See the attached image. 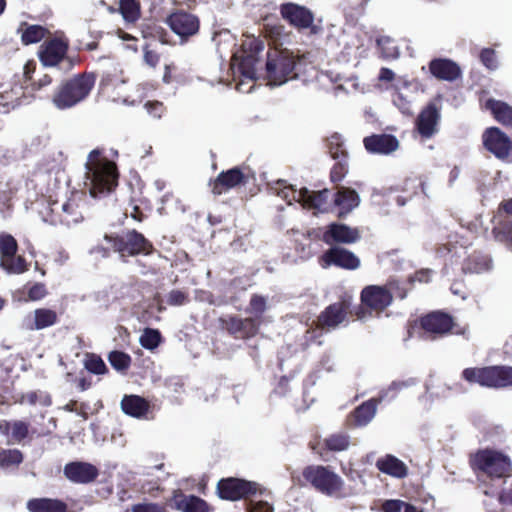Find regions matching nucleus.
Listing matches in <instances>:
<instances>
[{
	"instance_id": "obj_6",
	"label": "nucleus",
	"mask_w": 512,
	"mask_h": 512,
	"mask_svg": "<svg viewBox=\"0 0 512 512\" xmlns=\"http://www.w3.org/2000/svg\"><path fill=\"white\" fill-rule=\"evenodd\" d=\"M474 467L494 479H502L510 475L512 461L508 455L493 449L478 451L473 459Z\"/></svg>"
},
{
	"instance_id": "obj_59",
	"label": "nucleus",
	"mask_w": 512,
	"mask_h": 512,
	"mask_svg": "<svg viewBox=\"0 0 512 512\" xmlns=\"http://www.w3.org/2000/svg\"><path fill=\"white\" fill-rule=\"evenodd\" d=\"M483 493L487 496L496 497L499 503L512 505V487L500 493L494 490H489L488 487L483 484Z\"/></svg>"
},
{
	"instance_id": "obj_47",
	"label": "nucleus",
	"mask_w": 512,
	"mask_h": 512,
	"mask_svg": "<svg viewBox=\"0 0 512 512\" xmlns=\"http://www.w3.org/2000/svg\"><path fill=\"white\" fill-rule=\"evenodd\" d=\"M5 270L10 273L21 274L28 270V265L25 258L21 255H15L10 259L1 262Z\"/></svg>"
},
{
	"instance_id": "obj_12",
	"label": "nucleus",
	"mask_w": 512,
	"mask_h": 512,
	"mask_svg": "<svg viewBox=\"0 0 512 512\" xmlns=\"http://www.w3.org/2000/svg\"><path fill=\"white\" fill-rule=\"evenodd\" d=\"M220 326L230 336L238 340L254 338L260 330L261 321L256 318H242L238 315H228L219 318Z\"/></svg>"
},
{
	"instance_id": "obj_60",
	"label": "nucleus",
	"mask_w": 512,
	"mask_h": 512,
	"mask_svg": "<svg viewBox=\"0 0 512 512\" xmlns=\"http://www.w3.org/2000/svg\"><path fill=\"white\" fill-rule=\"evenodd\" d=\"M46 295L47 290L43 283H35L28 289V298L32 301L41 300Z\"/></svg>"
},
{
	"instance_id": "obj_5",
	"label": "nucleus",
	"mask_w": 512,
	"mask_h": 512,
	"mask_svg": "<svg viewBox=\"0 0 512 512\" xmlns=\"http://www.w3.org/2000/svg\"><path fill=\"white\" fill-rule=\"evenodd\" d=\"M104 239L110 244L113 251L122 257L140 254L148 256L156 251L153 243L135 229L127 230L122 234H105Z\"/></svg>"
},
{
	"instance_id": "obj_14",
	"label": "nucleus",
	"mask_w": 512,
	"mask_h": 512,
	"mask_svg": "<svg viewBox=\"0 0 512 512\" xmlns=\"http://www.w3.org/2000/svg\"><path fill=\"white\" fill-rule=\"evenodd\" d=\"M165 22L171 31L180 37L182 42L188 41L200 30L198 16L185 10H176L170 13Z\"/></svg>"
},
{
	"instance_id": "obj_50",
	"label": "nucleus",
	"mask_w": 512,
	"mask_h": 512,
	"mask_svg": "<svg viewBox=\"0 0 512 512\" xmlns=\"http://www.w3.org/2000/svg\"><path fill=\"white\" fill-rule=\"evenodd\" d=\"M348 159H337L330 171V180L333 183L341 182L348 173Z\"/></svg>"
},
{
	"instance_id": "obj_63",
	"label": "nucleus",
	"mask_w": 512,
	"mask_h": 512,
	"mask_svg": "<svg viewBox=\"0 0 512 512\" xmlns=\"http://www.w3.org/2000/svg\"><path fill=\"white\" fill-rule=\"evenodd\" d=\"M300 193V189L296 190L293 186L288 185L284 186L279 192L278 195H280L283 199H285L288 203H291V201H296L300 203V198L297 197V194Z\"/></svg>"
},
{
	"instance_id": "obj_9",
	"label": "nucleus",
	"mask_w": 512,
	"mask_h": 512,
	"mask_svg": "<svg viewBox=\"0 0 512 512\" xmlns=\"http://www.w3.org/2000/svg\"><path fill=\"white\" fill-rule=\"evenodd\" d=\"M250 169L247 166H235L221 171L216 178L209 181L211 193L220 196L230 190L246 186L251 179Z\"/></svg>"
},
{
	"instance_id": "obj_30",
	"label": "nucleus",
	"mask_w": 512,
	"mask_h": 512,
	"mask_svg": "<svg viewBox=\"0 0 512 512\" xmlns=\"http://www.w3.org/2000/svg\"><path fill=\"white\" fill-rule=\"evenodd\" d=\"M494 119L503 126L512 128V107L506 102L490 98L485 103Z\"/></svg>"
},
{
	"instance_id": "obj_2",
	"label": "nucleus",
	"mask_w": 512,
	"mask_h": 512,
	"mask_svg": "<svg viewBox=\"0 0 512 512\" xmlns=\"http://www.w3.org/2000/svg\"><path fill=\"white\" fill-rule=\"evenodd\" d=\"M94 73H78L62 80L55 88L51 102L59 110L71 109L85 101L95 86Z\"/></svg>"
},
{
	"instance_id": "obj_27",
	"label": "nucleus",
	"mask_w": 512,
	"mask_h": 512,
	"mask_svg": "<svg viewBox=\"0 0 512 512\" xmlns=\"http://www.w3.org/2000/svg\"><path fill=\"white\" fill-rule=\"evenodd\" d=\"M421 185L422 183L417 177H407L404 179L403 185L390 186L386 193H388L389 199L394 200L398 206H403L408 199L417 194Z\"/></svg>"
},
{
	"instance_id": "obj_34",
	"label": "nucleus",
	"mask_w": 512,
	"mask_h": 512,
	"mask_svg": "<svg viewBox=\"0 0 512 512\" xmlns=\"http://www.w3.org/2000/svg\"><path fill=\"white\" fill-rule=\"evenodd\" d=\"M118 12L128 24H135L141 18V4L138 0H119Z\"/></svg>"
},
{
	"instance_id": "obj_54",
	"label": "nucleus",
	"mask_w": 512,
	"mask_h": 512,
	"mask_svg": "<svg viewBox=\"0 0 512 512\" xmlns=\"http://www.w3.org/2000/svg\"><path fill=\"white\" fill-rule=\"evenodd\" d=\"M386 512H423L402 500H386Z\"/></svg>"
},
{
	"instance_id": "obj_13",
	"label": "nucleus",
	"mask_w": 512,
	"mask_h": 512,
	"mask_svg": "<svg viewBox=\"0 0 512 512\" xmlns=\"http://www.w3.org/2000/svg\"><path fill=\"white\" fill-rule=\"evenodd\" d=\"M418 324L427 338L432 340L448 335L455 326L453 317L440 310L422 315L418 319Z\"/></svg>"
},
{
	"instance_id": "obj_1",
	"label": "nucleus",
	"mask_w": 512,
	"mask_h": 512,
	"mask_svg": "<svg viewBox=\"0 0 512 512\" xmlns=\"http://www.w3.org/2000/svg\"><path fill=\"white\" fill-rule=\"evenodd\" d=\"M85 168L86 185L92 197H104L117 187L119 179L117 165L104 155L103 149L96 148L90 151Z\"/></svg>"
},
{
	"instance_id": "obj_44",
	"label": "nucleus",
	"mask_w": 512,
	"mask_h": 512,
	"mask_svg": "<svg viewBox=\"0 0 512 512\" xmlns=\"http://www.w3.org/2000/svg\"><path fill=\"white\" fill-rule=\"evenodd\" d=\"M84 367L87 371L95 375H104L109 372L103 359L95 353H88L86 355Z\"/></svg>"
},
{
	"instance_id": "obj_37",
	"label": "nucleus",
	"mask_w": 512,
	"mask_h": 512,
	"mask_svg": "<svg viewBox=\"0 0 512 512\" xmlns=\"http://www.w3.org/2000/svg\"><path fill=\"white\" fill-rule=\"evenodd\" d=\"M0 429L8 436L9 441L17 442L26 437L28 427L23 421L4 422L0 424Z\"/></svg>"
},
{
	"instance_id": "obj_48",
	"label": "nucleus",
	"mask_w": 512,
	"mask_h": 512,
	"mask_svg": "<svg viewBox=\"0 0 512 512\" xmlns=\"http://www.w3.org/2000/svg\"><path fill=\"white\" fill-rule=\"evenodd\" d=\"M393 104L405 115H412L411 101L397 88H393L391 94Z\"/></svg>"
},
{
	"instance_id": "obj_25",
	"label": "nucleus",
	"mask_w": 512,
	"mask_h": 512,
	"mask_svg": "<svg viewBox=\"0 0 512 512\" xmlns=\"http://www.w3.org/2000/svg\"><path fill=\"white\" fill-rule=\"evenodd\" d=\"M65 476L75 483H89L99 474L98 469L86 462H72L64 467Z\"/></svg>"
},
{
	"instance_id": "obj_28",
	"label": "nucleus",
	"mask_w": 512,
	"mask_h": 512,
	"mask_svg": "<svg viewBox=\"0 0 512 512\" xmlns=\"http://www.w3.org/2000/svg\"><path fill=\"white\" fill-rule=\"evenodd\" d=\"M141 36L144 39L157 40L161 44H171L170 35L168 31L160 25V23L153 18H145L140 24Z\"/></svg>"
},
{
	"instance_id": "obj_40",
	"label": "nucleus",
	"mask_w": 512,
	"mask_h": 512,
	"mask_svg": "<svg viewBox=\"0 0 512 512\" xmlns=\"http://www.w3.org/2000/svg\"><path fill=\"white\" fill-rule=\"evenodd\" d=\"M416 384L417 379L415 378L393 381L386 389V397L394 399L399 395H407Z\"/></svg>"
},
{
	"instance_id": "obj_24",
	"label": "nucleus",
	"mask_w": 512,
	"mask_h": 512,
	"mask_svg": "<svg viewBox=\"0 0 512 512\" xmlns=\"http://www.w3.org/2000/svg\"><path fill=\"white\" fill-rule=\"evenodd\" d=\"M428 66L432 76L438 80L453 82L462 75L460 66L448 58H434Z\"/></svg>"
},
{
	"instance_id": "obj_7",
	"label": "nucleus",
	"mask_w": 512,
	"mask_h": 512,
	"mask_svg": "<svg viewBox=\"0 0 512 512\" xmlns=\"http://www.w3.org/2000/svg\"><path fill=\"white\" fill-rule=\"evenodd\" d=\"M303 477L315 489L330 496L338 494L343 486V481L339 475L328 467L321 465L306 467L303 471Z\"/></svg>"
},
{
	"instance_id": "obj_56",
	"label": "nucleus",
	"mask_w": 512,
	"mask_h": 512,
	"mask_svg": "<svg viewBox=\"0 0 512 512\" xmlns=\"http://www.w3.org/2000/svg\"><path fill=\"white\" fill-rule=\"evenodd\" d=\"M142 50L143 62L153 69L156 68L160 63L161 55L152 49L148 43L143 46Z\"/></svg>"
},
{
	"instance_id": "obj_16",
	"label": "nucleus",
	"mask_w": 512,
	"mask_h": 512,
	"mask_svg": "<svg viewBox=\"0 0 512 512\" xmlns=\"http://www.w3.org/2000/svg\"><path fill=\"white\" fill-rule=\"evenodd\" d=\"M69 41L63 37H53L44 41L38 51L40 62L45 67H55L67 57Z\"/></svg>"
},
{
	"instance_id": "obj_46",
	"label": "nucleus",
	"mask_w": 512,
	"mask_h": 512,
	"mask_svg": "<svg viewBox=\"0 0 512 512\" xmlns=\"http://www.w3.org/2000/svg\"><path fill=\"white\" fill-rule=\"evenodd\" d=\"M407 294V288L404 283L390 279L386 282V307L391 303L393 298H398L400 300L404 299Z\"/></svg>"
},
{
	"instance_id": "obj_35",
	"label": "nucleus",
	"mask_w": 512,
	"mask_h": 512,
	"mask_svg": "<svg viewBox=\"0 0 512 512\" xmlns=\"http://www.w3.org/2000/svg\"><path fill=\"white\" fill-rule=\"evenodd\" d=\"M177 509L182 512H209L207 503L199 497L189 495L176 500Z\"/></svg>"
},
{
	"instance_id": "obj_57",
	"label": "nucleus",
	"mask_w": 512,
	"mask_h": 512,
	"mask_svg": "<svg viewBox=\"0 0 512 512\" xmlns=\"http://www.w3.org/2000/svg\"><path fill=\"white\" fill-rule=\"evenodd\" d=\"M189 302V294L182 290H171L167 296V304L170 306H182Z\"/></svg>"
},
{
	"instance_id": "obj_58",
	"label": "nucleus",
	"mask_w": 512,
	"mask_h": 512,
	"mask_svg": "<svg viewBox=\"0 0 512 512\" xmlns=\"http://www.w3.org/2000/svg\"><path fill=\"white\" fill-rule=\"evenodd\" d=\"M267 308L266 298L262 295L253 294L249 302V311L261 316Z\"/></svg>"
},
{
	"instance_id": "obj_20",
	"label": "nucleus",
	"mask_w": 512,
	"mask_h": 512,
	"mask_svg": "<svg viewBox=\"0 0 512 512\" xmlns=\"http://www.w3.org/2000/svg\"><path fill=\"white\" fill-rule=\"evenodd\" d=\"M323 267L336 266L346 270H355L360 266L359 258L351 251L334 246L325 251L321 258Z\"/></svg>"
},
{
	"instance_id": "obj_51",
	"label": "nucleus",
	"mask_w": 512,
	"mask_h": 512,
	"mask_svg": "<svg viewBox=\"0 0 512 512\" xmlns=\"http://www.w3.org/2000/svg\"><path fill=\"white\" fill-rule=\"evenodd\" d=\"M23 456L19 450H4L0 452V465L9 467L22 462Z\"/></svg>"
},
{
	"instance_id": "obj_4",
	"label": "nucleus",
	"mask_w": 512,
	"mask_h": 512,
	"mask_svg": "<svg viewBox=\"0 0 512 512\" xmlns=\"http://www.w3.org/2000/svg\"><path fill=\"white\" fill-rule=\"evenodd\" d=\"M84 205L85 199L78 196H73L63 202L50 198L40 213L43 220L51 225L71 226L83 220L82 208Z\"/></svg>"
},
{
	"instance_id": "obj_55",
	"label": "nucleus",
	"mask_w": 512,
	"mask_h": 512,
	"mask_svg": "<svg viewBox=\"0 0 512 512\" xmlns=\"http://www.w3.org/2000/svg\"><path fill=\"white\" fill-rule=\"evenodd\" d=\"M479 59L489 70H495L498 66L496 52L492 48H483L479 54Z\"/></svg>"
},
{
	"instance_id": "obj_39",
	"label": "nucleus",
	"mask_w": 512,
	"mask_h": 512,
	"mask_svg": "<svg viewBox=\"0 0 512 512\" xmlns=\"http://www.w3.org/2000/svg\"><path fill=\"white\" fill-rule=\"evenodd\" d=\"M107 359L111 366L118 372L125 373L131 367L132 358L128 353L119 350L111 351Z\"/></svg>"
},
{
	"instance_id": "obj_29",
	"label": "nucleus",
	"mask_w": 512,
	"mask_h": 512,
	"mask_svg": "<svg viewBox=\"0 0 512 512\" xmlns=\"http://www.w3.org/2000/svg\"><path fill=\"white\" fill-rule=\"evenodd\" d=\"M121 409L127 416H146L151 412V403L139 395H124Z\"/></svg>"
},
{
	"instance_id": "obj_49",
	"label": "nucleus",
	"mask_w": 512,
	"mask_h": 512,
	"mask_svg": "<svg viewBox=\"0 0 512 512\" xmlns=\"http://www.w3.org/2000/svg\"><path fill=\"white\" fill-rule=\"evenodd\" d=\"M363 143L365 149L370 153H384V134L365 137Z\"/></svg>"
},
{
	"instance_id": "obj_41",
	"label": "nucleus",
	"mask_w": 512,
	"mask_h": 512,
	"mask_svg": "<svg viewBox=\"0 0 512 512\" xmlns=\"http://www.w3.org/2000/svg\"><path fill=\"white\" fill-rule=\"evenodd\" d=\"M494 238L512 249V219L498 223L492 230Z\"/></svg>"
},
{
	"instance_id": "obj_26",
	"label": "nucleus",
	"mask_w": 512,
	"mask_h": 512,
	"mask_svg": "<svg viewBox=\"0 0 512 512\" xmlns=\"http://www.w3.org/2000/svg\"><path fill=\"white\" fill-rule=\"evenodd\" d=\"M359 202L360 198L355 190L341 186L333 194V211L338 209V216L342 217L357 207Z\"/></svg>"
},
{
	"instance_id": "obj_38",
	"label": "nucleus",
	"mask_w": 512,
	"mask_h": 512,
	"mask_svg": "<svg viewBox=\"0 0 512 512\" xmlns=\"http://www.w3.org/2000/svg\"><path fill=\"white\" fill-rule=\"evenodd\" d=\"M327 148L330 156L334 159H348V152L344 147L342 136L335 132L327 138Z\"/></svg>"
},
{
	"instance_id": "obj_19",
	"label": "nucleus",
	"mask_w": 512,
	"mask_h": 512,
	"mask_svg": "<svg viewBox=\"0 0 512 512\" xmlns=\"http://www.w3.org/2000/svg\"><path fill=\"white\" fill-rule=\"evenodd\" d=\"M217 491L222 499L235 501L255 494L258 491V485L255 482H247L237 478H228L219 481Z\"/></svg>"
},
{
	"instance_id": "obj_3",
	"label": "nucleus",
	"mask_w": 512,
	"mask_h": 512,
	"mask_svg": "<svg viewBox=\"0 0 512 512\" xmlns=\"http://www.w3.org/2000/svg\"><path fill=\"white\" fill-rule=\"evenodd\" d=\"M461 378L469 385H479L495 390L504 389L512 387V366L468 367L461 372Z\"/></svg>"
},
{
	"instance_id": "obj_31",
	"label": "nucleus",
	"mask_w": 512,
	"mask_h": 512,
	"mask_svg": "<svg viewBox=\"0 0 512 512\" xmlns=\"http://www.w3.org/2000/svg\"><path fill=\"white\" fill-rule=\"evenodd\" d=\"M492 267L491 258L480 253H472L462 264V272L464 274H480L487 272Z\"/></svg>"
},
{
	"instance_id": "obj_36",
	"label": "nucleus",
	"mask_w": 512,
	"mask_h": 512,
	"mask_svg": "<svg viewBox=\"0 0 512 512\" xmlns=\"http://www.w3.org/2000/svg\"><path fill=\"white\" fill-rule=\"evenodd\" d=\"M409 474L407 464L396 456L386 454V475L396 479H404Z\"/></svg>"
},
{
	"instance_id": "obj_23",
	"label": "nucleus",
	"mask_w": 512,
	"mask_h": 512,
	"mask_svg": "<svg viewBox=\"0 0 512 512\" xmlns=\"http://www.w3.org/2000/svg\"><path fill=\"white\" fill-rule=\"evenodd\" d=\"M59 321L58 313L50 308H37L25 317L23 326L26 330H43L54 326Z\"/></svg>"
},
{
	"instance_id": "obj_22",
	"label": "nucleus",
	"mask_w": 512,
	"mask_h": 512,
	"mask_svg": "<svg viewBox=\"0 0 512 512\" xmlns=\"http://www.w3.org/2000/svg\"><path fill=\"white\" fill-rule=\"evenodd\" d=\"M280 13L290 25L303 30L312 27L314 22V14L305 6L295 3H284L280 7Z\"/></svg>"
},
{
	"instance_id": "obj_8",
	"label": "nucleus",
	"mask_w": 512,
	"mask_h": 512,
	"mask_svg": "<svg viewBox=\"0 0 512 512\" xmlns=\"http://www.w3.org/2000/svg\"><path fill=\"white\" fill-rule=\"evenodd\" d=\"M295 59L287 51L274 50L268 52L266 62L267 77L274 85H281L288 79L293 78Z\"/></svg>"
},
{
	"instance_id": "obj_52",
	"label": "nucleus",
	"mask_w": 512,
	"mask_h": 512,
	"mask_svg": "<svg viewBox=\"0 0 512 512\" xmlns=\"http://www.w3.org/2000/svg\"><path fill=\"white\" fill-rule=\"evenodd\" d=\"M380 403L379 399L371 398L363 402L352 413L351 416H374L377 406Z\"/></svg>"
},
{
	"instance_id": "obj_64",
	"label": "nucleus",
	"mask_w": 512,
	"mask_h": 512,
	"mask_svg": "<svg viewBox=\"0 0 512 512\" xmlns=\"http://www.w3.org/2000/svg\"><path fill=\"white\" fill-rule=\"evenodd\" d=\"M66 408L68 411L70 412H76L78 413L80 416H83V417H86V416H89V408H88V405L86 403H80L78 401H70L67 405H66Z\"/></svg>"
},
{
	"instance_id": "obj_33",
	"label": "nucleus",
	"mask_w": 512,
	"mask_h": 512,
	"mask_svg": "<svg viewBox=\"0 0 512 512\" xmlns=\"http://www.w3.org/2000/svg\"><path fill=\"white\" fill-rule=\"evenodd\" d=\"M19 31H21V42L24 45L38 43L50 33L44 26L26 22L21 23Z\"/></svg>"
},
{
	"instance_id": "obj_53",
	"label": "nucleus",
	"mask_w": 512,
	"mask_h": 512,
	"mask_svg": "<svg viewBox=\"0 0 512 512\" xmlns=\"http://www.w3.org/2000/svg\"><path fill=\"white\" fill-rule=\"evenodd\" d=\"M326 446L332 451H343L349 446V439L346 435L335 434L328 437L326 440Z\"/></svg>"
},
{
	"instance_id": "obj_11",
	"label": "nucleus",
	"mask_w": 512,
	"mask_h": 512,
	"mask_svg": "<svg viewBox=\"0 0 512 512\" xmlns=\"http://www.w3.org/2000/svg\"><path fill=\"white\" fill-rule=\"evenodd\" d=\"M309 237L321 240L325 244L334 247L336 244H352L360 239L358 229L346 224L333 222L322 231L320 228L308 232Z\"/></svg>"
},
{
	"instance_id": "obj_43",
	"label": "nucleus",
	"mask_w": 512,
	"mask_h": 512,
	"mask_svg": "<svg viewBox=\"0 0 512 512\" xmlns=\"http://www.w3.org/2000/svg\"><path fill=\"white\" fill-rule=\"evenodd\" d=\"M243 51L248 55L241 63V67H244L247 62L251 63L255 56L264 49L263 42L255 37H248L242 44Z\"/></svg>"
},
{
	"instance_id": "obj_45",
	"label": "nucleus",
	"mask_w": 512,
	"mask_h": 512,
	"mask_svg": "<svg viewBox=\"0 0 512 512\" xmlns=\"http://www.w3.org/2000/svg\"><path fill=\"white\" fill-rule=\"evenodd\" d=\"M162 341V335L159 330L153 328H145L139 342L141 346L147 350L156 349Z\"/></svg>"
},
{
	"instance_id": "obj_62",
	"label": "nucleus",
	"mask_w": 512,
	"mask_h": 512,
	"mask_svg": "<svg viewBox=\"0 0 512 512\" xmlns=\"http://www.w3.org/2000/svg\"><path fill=\"white\" fill-rule=\"evenodd\" d=\"M432 270L431 269H420L416 271L413 275H409L407 277V282L412 284L415 281L420 283H428L431 279Z\"/></svg>"
},
{
	"instance_id": "obj_42",
	"label": "nucleus",
	"mask_w": 512,
	"mask_h": 512,
	"mask_svg": "<svg viewBox=\"0 0 512 512\" xmlns=\"http://www.w3.org/2000/svg\"><path fill=\"white\" fill-rule=\"evenodd\" d=\"M18 251V243L16 239L7 233H3L0 235V257L1 262L4 260H8L11 257L15 256Z\"/></svg>"
},
{
	"instance_id": "obj_21",
	"label": "nucleus",
	"mask_w": 512,
	"mask_h": 512,
	"mask_svg": "<svg viewBox=\"0 0 512 512\" xmlns=\"http://www.w3.org/2000/svg\"><path fill=\"white\" fill-rule=\"evenodd\" d=\"M440 118V106L435 101L429 102L416 119V129L420 136L428 139L436 134Z\"/></svg>"
},
{
	"instance_id": "obj_17",
	"label": "nucleus",
	"mask_w": 512,
	"mask_h": 512,
	"mask_svg": "<svg viewBox=\"0 0 512 512\" xmlns=\"http://www.w3.org/2000/svg\"><path fill=\"white\" fill-rule=\"evenodd\" d=\"M297 197L300 198V204L305 209L314 210L318 213L333 212V194L329 189L311 191L303 187Z\"/></svg>"
},
{
	"instance_id": "obj_10",
	"label": "nucleus",
	"mask_w": 512,
	"mask_h": 512,
	"mask_svg": "<svg viewBox=\"0 0 512 512\" xmlns=\"http://www.w3.org/2000/svg\"><path fill=\"white\" fill-rule=\"evenodd\" d=\"M354 315L352 309V296L343 295L337 302L328 305L317 317L316 327L320 330L329 331L337 328L343 323L347 316Z\"/></svg>"
},
{
	"instance_id": "obj_61",
	"label": "nucleus",
	"mask_w": 512,
	"mask_h": 512,
	"mask_svg": "<svg viewBox=\"0 0 512 512\" xmlns=\"http://www.w3.org/2000/svg\"><path fill=\"white\" fill-rule=\"evenodd\" d=\"M132 512H166V509L162 505L145 502L134 505Z\"/></svg>"
},
{
	"instance_id": "obj_32",
	"label": "nucleus",
	"mask_w": 512,
	"mask_h": 512,
	"mask_svg": "<svg viewBox=\"0 0 512 512\" xmlns=\"http://www.w3.org/2000/svg\"><path fill=\"white\" fill-rule=\"evenodd\" d=\"M27 509L30 512H65L67 506L57 499L37 498L27 502Z\"/></svg>"
},
{
	"instance_id": "obj_15",
	"label": "nucleus",
	"mask_w": 512,
	"mask_h": 512,
	"mask_svg": "<svg viewBox=\"0 0 512 512\" xmlns=\"http://www.w3.org/2000/svg\"><path fill=\"white\" fill-rule=\"evenodd\" d=\"M354 310L357 319L379 316L384 310V286L370 285L361 292V303Z\"/></svg>"
},
{
	"instance_id": "obj_18",
	"label": "nucleus",
	"mask_w": 512,
	"mask_h": 512,
	"mask_svg": "<svg viewBox=\"0 0 512 512\" xmlns=\"http://www.w3.org/2000/svg\"><path fill=\"white\" fill-rule=\"evenodd\" d=\"M482 139L484 147L496 158L505 160L509 157L512 150V141L500 128H487Z\"/></svg>"
}]
</instances>
